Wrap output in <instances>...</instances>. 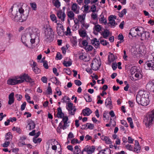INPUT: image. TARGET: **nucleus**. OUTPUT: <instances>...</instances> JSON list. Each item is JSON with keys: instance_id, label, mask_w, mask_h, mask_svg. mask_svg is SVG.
Listing matches in <instances>:
<instances>
[{"instance_id": "obj_61", "label": "nucleus", "mask_w": 154, "mask_h": 154, "mask_svg": "<svg viewBox=\"0 0 154 154\" xmlns=\"http://www.w3.org/2000/svg\"><path fill=\"white\" fill-rule=\"evenodd\" d=\"M92 138V137L91 136H90L88 134L86 135L85 137V139L86 140V141H88L89 140H91Z\"/></svg>"}, {"instance_id": "obj_12", "label": "nucleus", "mask_w": 154, "mask_h": 154, "mask_svg": "<svg viewBox=\"0 0 154 154\" xmlns=\"http://www.w3.org/2000/svg\"><path fill=\"white\" fill-rule=\"evenodd\" d=\"M57 32L58 35L63 36L64 34V30L63 26L59 23H57Z\"/></svg>"}, {"instance_id": "obj_24", "label": "nucleus", "mask_w": 154, "mask_h": 154, "mask_svg": "<svg viewBox=\"0 0 154 154\" xmlns=\"http://www.w3.org/2000/svg\"><path fill=\"white\" fill-rule=\"evenodd\" d=\"M102 29V27L101 25L99 24L95 25L93 28L94 32L93 33L95 34H97L95 32H100Z\"/></svg>"}, {"instance_id": "obj_40", "label": "nucleus", "mask_w": 154, "mask_h": 154, "mask_svg": "<svg viewBox=\"0 0 154 154\" xmlns=\"http://www.w3.org/2000/svg\"><path fill=\"white\" fill-rule=\"evenodd\" d=\"M63 103H66V108L67 109V97L66 96H65L62 99Z\"/></svg>"}, {"instance_id": "obj_34", "label": "nucleus", "mask_w": 154, "mask_h": 154, "mask_svg": "<svg viewBox=\"0 0 154 154\" xmlns=\"http://www.w3.org/2000/svg\"><path fill=\"white\" fill-rule=\"evenodd\" d=\"M74 14L73 12L70 11L68 12V17H69L70 20L74 19Z\"/></svg>"}, {"instance_id": "obj_41", "label": "nucleus", "mask_w": 154, "mask_h": 154, "mask_svg": "<svg viewBox=\"0 0 154 154\" xmlns=\"http://www.w3.org/2000/svg\"><path fill=\"white\" fill-rule=\"evenodd\" d=\"M127 12L126 9L125 8L122 11L121 13L119 14V16L120 17H122L124 14H125Z\"/></svg>"}, {"instance_id": "obj_6", "label": "nucleus", "mask_w": 154, "mask_h": 154, "mask_svg": "<svg viewBox=\"0 0 154 154\" xmlns=\"http://www.w3.org/2000/svg\"><path fill=\"white\" fill-rule=\"evenodd\" d=\"M154 119V109L151 111L149 115L145 117L143 121L146 127L149 128L153 124Z\"/></svg>"}, {"instance_id": "obj_30", "label": "nucleus", "mask_w": 154, "mask_h": 154, "mask_svg": "<svg viewBox=\"0 0 154 154\" xmlns=\"http://www.w3.org/2000/svg\"><path fill=\"white\" fill-rule=\"evenodd\" d=\"M79 58L81 60H82L85 61H88V60L87 59V57L86 55L84 54H82L79 57Z\"/></svg>"}, {"instance_id": "obj_35", "label": "nucleus", "mask_w": 154, "mask_h": 154, "mask_svg": "<svg viewBox=\"0 0 154 154\" xmlns=\"http://www.w3.org/2000/svg\"><path fill=\"white\" fill-rule=\"evenodd\" d=\"M109 35V32L108 30H105L103 33V36L104 38H107Z\"/></svg>"}, {"instance_id": "obj_59", "label": "nucleus", "mask_w": 154, "mask_h": 154, "mask_svg": "<svg viewBox=\"0 0 154 154\" xmlns=\"http://www.w3.org/2000/svg\"><path fill=\"white\" fill-rule=\"evenodd\" d=\"M26 105V102H24L21 106V110L23 111L25 109Z\"/></svg>"}, {"instance_id": "obj_19", "label": "nucleus", "mask_w": 154, "mask_h": 154, "mask_svg": "<svg viewBox=\"0 0 154 154\" xmlns=\"http://www.w3.org/2000/svg\"><path fill=\"white\" fill-rule=\"evenodd\" d=\"M91 43L96 48L99 47L100 43L98 40L96 38H94L91 40Z\"/></svg>"}, {"instance_id": "obj_26", "label": "nucleus", "mask_w": 154, "mask_h": 154, "mask_svg": "<svg viewBox=\"0 0 154 154\" xmlns=\"http://www.w3.org/2000/svg\"><path fill=\"white\" fill-rule=\"evenodd\" d=\"M7 84L10 85H15L17 84L16 77L15 79H9L7 81Z\"/></svg>"}, {"instance_id": "obj_39", "label": "nucleus", "mask_w": 154, "mask_h": 154, "mask_svg": "<svg viewBox=\"0 0 154 154\" xmlns=\"http://www.w3.org/2000/svg\"><path fill=\"white\" fill-rule=\"evenodd\" d=\"M85 49L87 51H91L93 49V47L90 45H87L85 47Z\"/></svg>"}, {"instance_id": "obj_29", "label": "nucleus", "mask_w": 154, "mask_h": 154, "mask_svg": "<svg viewBox=\"0 0 154 154\" xmlns=\"http://www.w3.org/2000/svg\"><path fill=\"white\" fill-rule=\"evenodd\" d=\"M84 98L87 102H90L91 101L92 99L89 94L87 93L85 95Z\"/></svg>"}, {"instance_id": "obj_2", "label": "nucleus", "mask_w": 154, "mask_h": 154, "mask_svg": "<svg viewBox=\"0 0 154 154\" xmlns=\"http://www.w3.org/2000/svg\"><path fill=\"white\" fill-rule=\"evenodd\" d=\"M39 33L38 29L35 28H29L26 29L25 34V35H22L21 37V40L25 46L28 47V45L26 43V41L23 40L26 37L28 38L29 39H30V42L32 44L35 42V35H37Z\"/></svg>"}, {"instance_id": "obj_54", "label": "nucleus", "mask_w": 154, "mask_h": 154, "mask_svg": "<svg viewBox=\"0 0 154 154\" xmlns=\"http://www.w3.org/2000/svg\"><path fill=\"white\" fill-rule=\"evenodd\" d=\"M15 97L17 98V100L18 101H20L22 98V96L21 95L18 94H16Z\"/></svg>"}, {"instance_id": "obj_23", "label": "nucleus", "mask_w": 154, "mask_h": 154, "mask_svg": "<svg viewBox=\"0 0 154 154\" xmlns=\"http://www.w3.org/2000/svg\"><path fill=\"white\" fill-rule=\"evenodd\" d=\"M82 113L84 116H88L92 113V111L89 108H86L83 110Z\"/></svg>"}, {"instance_id": "obj_17", "label": "nucleus", "mask_w": 154, "mask_h": 154, "mask_svg": "<svg viewBox=\"0 0 154 154\" xmlns=\"http://www.w3.org/2000/svg\"><path fill=\"white\" fill-rule=\"evenodd\" d=\"M135 146L134 149H133V151L137 153H138L140 152L141 147L139 145V142L138 141L135 140Z\"/></svg>"}, {"instance_id": "obj_46", "label": "nucleus", "mask_w": 154, "mask_h": 154, "mask_svg": "<svg viewBox=\"0 0 154 154\" xmlns=\"http://www.w3.org/2000/svg\"><path fill=\"white\" fill-rule=\"evenodd\" d=\"M37 138H33V141L35 143H40L42 141V139L41 138H38L36 139Z\"/></svg>"}, {"instance_id": "obj_4", "label": "nucleus", "mask_w": 154, "mask_h": 154, "mask_svg": "<svg viewBox=\"0 0 154 154\" xmlns=\"http://www.w3.org/2000/svg\"><path fill=\"white\" fill-rule=\"evenodd\" d=\"M57 116L59 118H62V120L60 123L59 126L60 129L64 130L67 127V116H65L64 113L62 111L60 107L57 108Z\"/></svg>"}, {"instance_id": "obj_10", "label": "nucleus", "mask_w": 154, "mask_h": 154, "mask_svg": "<svg viewBox=\"0 0 154 154\" xmlns=\"http://www.w3.org/2000/svg\"><path fill=\"white\" fill-rule=\"evenodd\" d=\"M66 7H63V12H62V10H60L57 11V17L59 19H60L63 22L64 21L65 18L66 16V14L64 13V11Z\"/></svg>"}, {"instance_id": "obj_38", "label": "nucleus", "mask_w": 154, "mask_h": 154, "mask_svg": "<svg viewBox=\"0 0 154 154\" xmlns=\"http://www.w3.org/2000/svg\"><path fill=\"white\" fill-rule=\"evenodd\" d=\"M54 152H55L54 151H53L52 149H48L46 152L47 154H56V153H54ZM58 153L59 154H61L60 151H58Z\"/></svg>"}, {"instance_id": "obj_63", "label": "nucleus", "mask_w": 154, "mask_h": 154, "mask_svg": "<svg viewBox=\"0 0 154 154\" xmlns=\"http://www.w3.org/2000/svg\"><path fill=\"white\" fill-rule=\"evenodd\" d=\"M149 5L151 8H154V0H150Z\"/></svg>"}, {"instance_id": "obj_3", "label": "nucleus", "mask_w": 154, "mask_h": 154, "mask_svg": "<svg viewBox=\"0 0 154 154\" xmlns=\"http://www.w3.org/2000/svg\"><path fill=\"white\" fill-rule=\"evenodd\" d=\"M136 100L139 104L146 106L149 103V100L148 93L145 91H139L137 95Z\"/></svg>"}, {"instance_id": "obj_48", "label": "nucleus", "mask_w": 154, "mask_h": 154, "mask_svg": "<svg viewBox=\"0 0 154 154\" xmlns=\"http://www.w3.org/2000/svg\"><path fill=\"white\" fill-rule=\"evenodd\" d=\"M125 147L127 149L130 151H133V148L131 145L127 144L126 145Z\"/></svg>"}, {"instance_id": "obj_51", "label": "nucleus", "mask_w": 154, "mask_h": 154, "mask_svg": "<svg viewBox=\"0 0 154 154\" xmlns=\"http://www.w3.org/2000/svg\"><path fill=\"white\" fill-rule=\"evenodd\" d=\"M110 125H112L113 127H114L116 125V122L114 120H112V119H110Z\"/></svg>"}, {"instance_id": "obj_5", "label": "nucleus", "mask_w": 154, "mask_h": 154, "mask_svg": "<svg viewBox=\"0 0 154 154\" xmlns=\"http://www.w3.org/2000/svg\"><path fill=\"white\" fill-rule=\"evenodd\" d=\"M17 84L22 83L24 81L31 84H34V81L27 74L24 73L23 75H20L19 77H16Z\"/></svg>"}, {"instance_id": "obj_31", "label": "nucleus", "mask_w": 154, "mask_h": 154, "mask_svg": "<svg viewBox=\"0 0 154 154\" xmlns=\"http://www.w3.org/2000/svg\"><path fill=\"white\" fill-rule=\"evenodd\" d=\"M52 2L56 8H58L60 6V3L59 0H53Z\"/></svg>"}, {"instance_id": "obj_57", "label": "nucleus", "mask_w": 154, "mask_h": 154, "mask_svg": "<svg viewBox=\"0 0 154 154\" xmlns=\"http://www.w3.org/2000/svg\"><path fill=\"white\" fill-rule=\"evenodd\" d=\"M134 139H133L131 137L129 136L128 137V142L129 143H132Z\"/></svg>"}, {"instance_id": "obj_64", "label": "nucleus", "mask_w": 154, "mask_h": 154, "mask_svg": "<svg viewBox=\"0 0 154 154\" xmlns=\"http://www.w3.org/2000/svg\"><path fill=\"white\" fill-rule=\"evenodd\" d=\"M43 66L46 69H48V62L47 61H43Z\"/></svg>"}, {"instance_id": "obj_21", "label": "nucleus", "mask_w": 154, "mask_h": 154, "mask_svg": "<svg viewBox=\"0 0 154 154\" xmlns=\"http://www.w3.org/2000/svg\"><path fill=\"white\" fill-rule=\"evenodd\" d=\"M14 94L13 92L11 93L8 96L9 100L8 104L9 105H11L14 103Z\"/></svg>"}, {"instance_id": "obj_14", "label": "nucleus", "mask_w": 154, "mask_h": 154, "mask_svg": "<svg viewBox=\"0 0 154 154\" xmlns=\"http://www.w3.org/2000/svg\"><path fill=\"white\" fill-rule=\"evenodd\" d=\"M140 31L138 28H133L130 31L129 34L131 35L132 37H136L137 35L139 36L140 33Z\"/></svg>"}, {"instance_id": "obj_43", "label": "nucleus", "mask_w": 154, "mask_h": 154, "mask_svg": "<svg viewBox=\"0 0 154 154\" xmlns=\"http://www.w3.org/2000/svg\"><path fill=\"white\" fill-rule=\"evenodd\" d=\"M51 81L53 82V83H54V81H56V82L55 84L57 85H58L60 82L56 77L51 78Z\"/></svg>"}, {"instance_id": "obj_13", "label": "nucleus", "mask_w": 154, "mask_h": 154, "mask_svg": "<svg viewBox=\"0 0 154 154\" xmlns=\"http://www.w3.org/2000/svg\"><path fill=\"white\" fill-rule=\"evenodd\" d=\"M95 150V146H90L87 145L83 149V151L86 152L88 154H92L94 152Z\"/></svg>"}, {"instance_id": "obj_15", "label": "nucleus", "mask_w": 154, "mask_h": 154, "mask_svg": "<svg viewBox=\"0 0 154 154\" xmlns=\"http://www.w3.org/2000/svg\"><path fill=\"white\" fill-rule=\"evenodd\" d=\"M150 34L149 32L145 31L141 34L140 39L141 41L146 42L150 38Z\"/></svg>"}, {"instance_id": "obj_58", "label": "nucleus", "mask_w": 154, "mask_h": 154, "mask_svg": "<svg viewBox=\"0 0 154 154\" xmlns=\"http://www.w3.org/2000/svg\"><path fill=\"white\" fill-rule=\"evenodd\" d=\"M10 136L12 137L11 133L10 132H8L5 135L6 137V139L7 140H9L10 139Z\"/></svg>"}, {"instance_id": "obj_25", "label": "nucleus", "mask_w": 154, "mask_h": 154, "mask_svg": "<svg viewBox=\"0 0 154 154\" xmlns=\"http://www.w3.org/2000/svg\"><path fill=\"white\" fill-rule=\"evenodd\" d=\"M101 138L102 140H104L106 144H110L111 143V140L108 137L103 136L101 137Z\"/></svg>"}, {"instance_id": "obj_47", "label": "nucleus", "mask_w": 154, "mask_h": 154, "mask_svg": "<svg viewBox=\"0 0 154 154\" xmlns=\"http://www.w3.org/2000/svg\"><path fill=\"white\" fill-rule=\"evenodd\" d=\"M100 43L103 46L107 45L108 44V42H107L106 40L104 39L100 40Z\"/></svg>"}, {"instance_id": "obj_1", "label": "nucleus", "mask_w": 154, "mask_h": 154, "mask_svg": "<svg viewBox=\"0 0 154 154\" xmlns=\"http://www.w3.org/2000/svg\"><path fill=\"white\" fill-rule=\"evenodd\" d=\"M29 7H26L25 11L21 7L19 9L18 11L12 10L11 13L10 14V17L14 21L23 22L27 19L29 14Z\"/></svg>"}, {"instance_id": "obj_9", "label": "nucleus", "mask_w": 154, "mask_h": 154, "mask_svg": "<svg viewBox=\"0 0 154 154\" xmlns=\"http://www.w3.org/2000/svg\"><path fill=\"white\" fill-rule=\"evenodd\" d=\"M100 60L94 59L92 61L91 66L92 69L94 70H97L99 69L101 65Z\"/></svg>"}, {"instance_id": "obj_44", "label": "nucleus", "mask_w": 154, "mask_h": 154, "mask_svg": "<svg viewBox=\"0 0 154 154\" xmlns=\"http://www.w3.org/2000/svg\"><path fill=\"white\" fill-rule=\"evenodd\" d=\"M50 17L51 19L52 20V21H55V23H57V21L56 20V17L54 14H51Z\"/></svg>"}, {"instance_id": "obj_45", "label": "nucleus", "mask_w": 154, "mask_h": 154, "mask_svg": "<svg viewBox=\"0 0 154 154\" xmlns=\"http://www.w3.org/2000/svg\"><path fill=\"white\" fill-rule=\"evenodd\" d=\"M81 142V141H80L77 139H73L72 140L71 143L72 144H75L77 143H79Z\"/></svg>"}, {"instance_id": "obj_37", "label": "nucleus", "mask_w": 154, "mask_h": 154, "mask_svg": "<svg viewBox=\"0 0 154 154\" xmlns=\"http://www.w3.org/2000/svg\"><path fill=\"white\" fill-rule=\"evenodd\" d=\"M76 110V109L75 108H73L72 109H68V111L69 113L72 115H74Z\"/></svg>"}, {"instance_id": "obj_20", "label": "nucleus", "mask_w": 154, "mask_h": 154, "mask_svg": "<svg viewBox=\"0 0 154 154\" xmlns=\"http://www.w3.org/2000/svg\"><path fill=\"white\" fill-rule=\"evenodd\" d=\"M105 105L106 106L110 109L112 108L111 100L110 98L108 97L106 99L105 102Z\"/></svg>"}, {"instance_id": "obj_52", "label": "nucleus", "mask_w": 154, "mask_h": 154, "mask_svg": "<svg viewBox=\"0 0 154 154\" xmlns=\"http://www.w3.org/2000/svg\"><path fill=\"white\" fill-rule=\"evenodd\" d=\"M56 58H57L58 60H61L62 58V55L59 52H57L56 57Z\"/></svg>"}, {"instance_id": "obj_42", "label": "nucleus", "mask_w": 154, "mask_h": 154, "mask_svg": "<svg viewBox=\"0 0 154 154\" xmlns=\"http://www.w3.org/2000/svg\"><path fill=\"white\" fill-rule=\"evenodd\" d=\"M30 5L33 10L36 11L37 8V5L35 2L30 3Z\"/></svg>"}, {"instance_id": "obj_32", "label": "nucleus", "mask_w": 154, "mask_h": 154, "mask_svg": "<svg viewBox=\"0 0 154 154\" xmlns=\"http://www.w3.org/2000/svg\"><path fill=\"white\" fill-rule=\"evenodd\" d=\"M91 17L92 20L95 21H97L98 19L97 14L95 12H93L91 14Z\"/></svg>"}, {"instance_id": "obj_18", "label": "nucleus", "mask_w": 154, "mask_h": 154, "mask_svg": "<svg viewBox=\"0 0 154 154\" xmlns=\"http://www.w3.org/2000/svg\"><path fill=\"white\" fill-rule=\"evenodd\" d=\"M86 15L84 14H82L81 15H78V21L79 22L82 24H84L85 19Z\"/></svg>"}, {"instance_id": "obj_36", "label": "nucleus", "mask_w": 154, "mask_h": 154, "mask_svg": "<svg viewBox=\"0 0 154 154\" xmlns=\"http://www.w3.org/2000/svg\"><path fill=\"white\" fill-rule=\"evenodd\" d=\"M85 126L87 127L90 130L93 129L94 128V125L91 123H87L85 125Z\"/></svg>"}, {"instance_id": "obj_11", "label": "nucleus", "mask_w": 154, "mask_h": 154, "mask_svg": "<svg viewBox=\"0 0 154 154\" xmlns=\"http://www.w3.org/2000/svg\"><path fill=\"white\" fill-rule=\"evenodd\" d=\"M116 19V17L115 16L111 15L108 18V20L109 22L108 25L109 26H110L112 27H115L117 24L115 20V19Z\"/></svg>"}, {"instance_id": "obj_49", "label": "nucleus", "mask_w": 154, "mask_h": 154, "mask_svg": "<svg viewBox=\"0 0 154 154\" xmlns=\"http://www.w3.org/2000/svg\"><path fill=\"white\" fill-rule=\"evenodd\" d=\"M47 92L48 94H51L52 93V89L51 87H48L47 90Z\"/></svg>"}, {"instance_id": "obj_16", "label": "nucleus", "mask_w": 154, "mask_h": 154, "mask_svg": "<svg viewBox=\"0 0 154 154\" xmlns=\"http://www.w3.org/2000/svg\"><path fill=\"white\" fill-rule=\"evenodd\" d=\"M71 33V32L70 30V28L68 27V35H69L70 36V37H69V38H70V40L72 44V45L73 46L74 45H75L77 44V42L76 40V38L75 37H73L72 36H71L70 35Z\"/></svg>"}, {"instance_id": "obj_62", "label": "nucleus", "mask_w": 154, "mask_h": 154, "mask_svg": "<svg viewBox=\"0 0 154 154\" xmlns=\"http://www.w3.org/2000/svg\"><path fill=\"white\" fill-rule=\"evenodd\" d=\"M41 80L44 83H47V79L45 76H43L41 78Z\"/></svg>"}, {"instance_id": "obj_7", "label": "nucleus", "mask_w": 154, "mask_h": 154, "mask_svg": "<svg viewBox=\"0 0 154 154\" xmlns=\"http://www.w3.org/2000/svg\"><path fill=\"white\" fill-rule=\"evenodd\" d=\"M152 60L147 61L144 64V67L146 70H154V53L151 54Z\"/></svg>"}, {"instance_id": "obj_33", "label": "nucleus", "mask_w": 154, "mask_h": 154, "mask_svg": "<svg viewBox=\"0 0 154 154\" xmlns=\"http://www.w3.org/2000/svg\"><path fill=\"white\" fill-rule=\"evenodd\" d=\"M77 5L76 4H73L72 6V10L76 14H78L79 11L77 10Z\"/></svg>"}, {"instance_id": "obj_50", "label": "nucleus", "mask_w": 154, "mask_h": 154, "mask_svg": "<svg viewBox=\"0 0 154 154\" xmlns=\"http://www.w3.org/2000/svg\"><path fill=\"white\" fill-rule=\"evenodd\" d=\"M74 83L75 84L78 86H79L82 84V82L80 80H75Z\"/></svg>"}, {"instance_id": "obj_55", "label": "nucleus", "mask_w": 154, "mask_h": 154, "mask_svg": "<svg viewBox=\"0 0 154 154\" xmlns=\"http://www.w3.org/2000/svg\"><path fill=\"white\" fill-rule=\"evenodd\" d=\"M121 123L123 125L125 126V127H128V125L126 121H125L124 120H122L121 121Z\"/></svg>"}, {"instance_id": "obj_28", "label": "nucleus", "mask_w": 154, "mask_h": 154, "mask_svg": "<svg viewBox=\"0 0 154 154\" xmlns=\"http://www.w3.org/2000/svg\"><path fill=\"white\" fill-rule=\"evenodd\" d=\"M79 32L80 36L82 37H85L87 35L86 31L85 30H79Z\"/></svg>"}, {"instance_id": "obj_60", "label": "nucleus", "mask_w": 154, "mask_h": 154, "mask_svg": "<svg viewBox=\"0 0 154 154\" xmlns=\"http://www.w3.org/2000/svg\"><path fill=\"white\" fill-rule=\"evenodd\" d=\"M75 108V106H73V104L70 102L68 103V109H72Z\"/></svg>"}, {"instance_id": "obj_8", "label": "nucleus", "mask_w": 154, "mask_h": 154, "mask_svg": "<svg viewBox=\"0 0 154 154\" xmlns=\"http://www.w3.org/2000/svg\"><path fill=\"white\" fill-rule=\"evenodd\" d=\"M48 34L45 33V36L46 37L47 41L49 42H51L53 41L54 38V33L52 29L50 27L48 29Z\"/></svg>"}, {"instance_id": "obj_56", "label": "nucleus", "mask_w": 154, "mask_h": 154, "mask_svg": "<svg viewBox=\"0 0 154 154\" xmlns=\"http://www.w3.org/2000/svg\"><path fill=\"white\" fill-rule=\"evenodd\" d=\"M91 11L93 12H95L96 10V7L95 5H93L91 8Z\"/></svg>"}, {"instance_id": "obj_27", "label": "nucleus", "mask_w": 154, "mask_h": 154, "mask_svg": "<svg viewBox=\"0 0 154 154\" xmlns=\"http://www.w3.org/2000/svg\"><path fill=\"white\" fill-rule=\"evenodd\" d=\"M28 125H29V130H31L35 128V124L34 121L32 120H31L29 123L28 124Z\"/></svg>"}, {"instance_id": "obj_22", "label": "nucleus", "mask_w": 154, "mask_h": 154, "mask_svg": "<svg viewBox=\"0 0 154 154\" xmlns=\"http://www.w3.org/2000/svg\"><path fill=\"white\" fill-rule=\"evenodd\" d=\"M99 21L100 23H104L106 25L107 23V20L104 17L103 13H102L99 17Z\"/></svg>"}, {"instance_id": "obj_53", "label": "nucleus", "mask_w": 154, "mask_h": 154, "mask_svg": "<svg viewBox=\"0 0 154 154\" xmlns=\"http://www.w3.org/2000/svg\"><path fill=\"white\" fill-rule=\"evenodd\" d=\"M123 53H124V55L123 56V58L125 61L127 60V57L128 56L127 55L126 53V51L125 50H124L123 51Z\"/></svg>"}]
</instances>
